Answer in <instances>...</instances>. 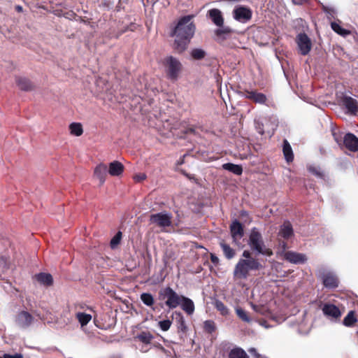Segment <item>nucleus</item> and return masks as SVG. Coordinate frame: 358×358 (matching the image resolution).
Masks as SVG:
<instances>
[{
    "mask_svg": "<svg viewBox=\"0 0 358 358\" xmlns=\"http://www.w3.org/2000/svg\"><path fill=\"white\" fill-rule=\"evenodd\" d=\"M192 15L180 18L172 29L170 35L174 37L173 48L178 53L183 52L187 48L195 32V25L192 21Z\"/></svg>",
    "mask_w": 358,
    "mask_h": 358,
    "instance_id": "f257e3e1",
    "label": "nucleus"
},
{
    "mask_svg": "<svg viewBox=\"0 0 358 358\" xmlns=\"http://www.w3.org/2000/svg\"><path fill=\"white\" fill-rule=\"evenodd\" d=\"M248 245L255 255H262L267 257L273 255L272 250L265 245L262 234L256 227L252 228L250 231Z\"/></svg>",
    "mask_w": 358,
    "mask_h": 358,
    "instance_id": "f03ea898",
    "label": "nucleus"
},
{
    "mask_svg": "<svg viewBox=\"0 0 358 358\" xmlns=\"http://www.w3.org/2000/svg\"><path fill=\"white\" fill-rule=\"evenodd\" d=\"M263 268V265L255 258L250 259H240L234 270V277L239 279H246L251 271H259Z\"/></svg>",
    "mask_w": 358,
    "mask_h": 358,
    "instance_id": "7ed1b4c3",
    "label": "nucleus"
},
{
    "mask_svg": "<svg viewBox=\"0 0 358 358\" xmlns=\"http://www.w3.org/2000/svg\"><path fill=\"white\" fill-rule=\"evenodd\" d=\"M163 64L167 78L171 80H177L182 68L180 60L170 55L164 59Z\"/></svg>",
    "mask_w": 358,
    "mask_h": 358,
    "instance_id": "20e7f679",
    "label": "nucleus"
},
{
    "mask_svg": "<svg viewBox=\"0 0 358 358\" xmlns=\"http://www.w3.org/2000/svg\"><path fill=\"white\" fill-rule=\"evenodd\" d=\"M183 295H179L171 287H166L159 292V299L165 301V305L169 309H174L179 306Z\"/></svg>",
    "mask_w": 358,
    "mask_h": 358,
    "instance_id": "39448f33",
    "label": "nucleus"
},
{
    "mask_svg": "<svg viewBox=\"0 0 358 358\" xmlns=\"http://www.w3.org/2000/svg\"><path fill=\"white\" fill-rule=\"evenodd\" d=\"M173 215L171 213L166 210L151 214L150 215L149 221L150 224H155L159 228L165 229L172 224Z\"/></svg>",
    "mask_w": 358,
    "mask_h": 358,
    "instance_id": "423d86ee",
    "label": "nucleus"
},
{
    "mask_svg": "<svg viewBox=\"0 0 358 358\" xmlns=\"http://www.w3.org/2000/svg\"><path fill=\"white\" fill-rule=\"evenodd\" d=\"M324 316L331 322L337 323L341 320L342 313L336 305L326 303L322 307Z\"/></svg>",
    "mask_w": 358,
    "mask_h": 358,
    "instance_id": "0eeeda50",
    "label": "nucleus"
},
{
    "mask_svg": "<svg viewBox=\"0 0 358 358\" xmlns=\"http://www.w3.org/2000/svg\"><path fill=\"white\" fill-rule=\"evenodd\" d=\"M233 17L235 20L246 23L250 21L252 16V12L250 8L243 6H236L232 12Z\"/></svg>",
    "mask_w": 358,
    "mask_h": 358,
    "instance_id": "6e6552de",
    "label": "nucleus"
},
{
    "mask_svg": "<svg viewBox=\"0 0 358 358\" xmlns=\"http://www.w3.org/2000/svg\"><path fill=\"white\" fill-rule=\"evenodd\" d=\"M296 43L299 50L302 55H308L312 48L310 38L305 33H300L296 36Z\"/></svg>",
    "mask_w": 358,
    "mask_h": 358,
    "instance_id": "1a4fd4ad",
    "label": "nucleus"
},
{
    "mask_svg": "<svg viewBox=\"0 0 358 358\" xmlns=\"http://www.w3.org/2000/svg\"><path fill=\"white\" fill-rule=\"evenodd\" d=\"M320 276L324 286L327 289H335L338 286V280L332 271H320Z\"/></svg>",
    "mask_w": 358,
    "mask_h": 358,
    "instance_id": "9d476101",
    "label": "nucleus"
},
{
    "mask_svg": "<svg viewBox=\"0 0 358 358\" xmlns=\"http://www.w3.org/2000/svg\"><path fill=\"white\" fill-rule=\"evenodd\" d=\"M230 232L231 237L233 238V242L236 244L239 245L240 240L243 238L244 235V230L243 225L241 223L238 221L237 220H235L230 226Z\"/></svg>",
    "mask_w": 358,
    "mask_h": 358,
    "instance_id": "9b49d317",
    "label": "nucleus"
},
{
    "mask_svg": "<svg viewBox=\"0 0 358 358\" xmlns=\"http://www.w3.org/2000/svg\"><path fill=\"white\" fill-rule=\"evenodd\" d=\"M34 317L27 311L20 312L15 318L16 324L21 329L28 328L32 323Z\"/></svg>",
    "mask_w": 358,
    "mask_h": 358,
    "instance_id": "f8f14e48",
    "label": "nucleus"
},
{
    "mask_svg": "<svg viewBox=\"0 0 358 358\" xmlns=\"http://www.w3.org/2000/svg\"><path fill=\"white\" fill-rule=\"evenodd\" d=\"M283 257L286 261L294 264H302L307 261V257L305 254L294 251L285 252Z\"/></svg>",
    "mask_w": 358,
    "mask_h": 358,
    "instance_id": "ddd939ff",
    "label": "nucleus"
},
{
    "mask_svg": "<svg viewBox=\"0 0 358 358\" xmlns=\"http://www.w3.org/2000/svg\"><path fill=\"white\" fill-rule=\"evenodd\" d=\"M207 16L216 27H222L224 24V17L222 11L218 8L210 9L207 13Z\"/></svg>",
    "mask_w": 358,
    "mask_h": 358,
    "instance_id": "4468645a",
    "label": "nucleus"
},
{
    "mask_svg": "<svg viewBox=\"0 0 358 358\" xmlns=\"http://www.w3.org/2000/svg\"><path fill=\"white\" fill-rule=\"evenodd\" d=\"M343 144L352 152L358 151V138L352 133H348L343 137Z\"/></svg>",
    "mask_w": 358,
    "mask_h": 358,
    "instance_id": "2eb2a0df",
    "label": "nucleus"
},
{
    "mask_svg": "<svg viewBox=\"0 0 358 358\" xmlns=\"http://www.w3.org/2000/svg\"><path fill=\"white\" fill-rule=\"evenodd\" d=\"M342 104L348 110V112L351 114H356L358 110V104L356 99L348 96H344L342 98Z\"/></svg>",
    "mask_w": 358,
    "mask_h": 358,
    "instance_id": "dca6fc26",
    "label": "nucleus"
},
{
    "mask_svg": "<svg viewBox=\"0 0 358 358\" xmlns=\"http://www.w3.org/2000/svg\"><path fill=\"white\" fill-rule=\"evenodd\" d=\"M244 96L260 104L265 103L267 100L266 96L264 94L257 92V91H245Z\"/></svg>",
    "mask_w": 358,
    "mask_h": 358,
    "instance_id": "f3484780",
    "label": "nucleus"
},
{
    "mask_svg": "<svg viewBox=\"0 0 358 358\" xmlns=\"http://www.w3.org/2000/svg\"><path fill=\"white\" fill-rule=\"evenodd\" d=\"M179 306L189 315H192L194 312L195 306L194 301L187 296H182Z\"/></svg>",
    "mask_w": 358,
    "mask_h": 358,
    "instance_id": "a211bd4d",
    "label": "nucleus"
},
{
    "mask_svg": "<svg viewBox=\"0 0 358 358\" xmlns=\"http://www.w3.org/2000/svg\"><path fill=\"white\" fill-rule=\"evenodd\" d=\"M278 235L285 239H289L293 236V228L289 221L286 220L280 226Z\"/></svg>",
    "mask_w": 358,
    "mask_h": 358,
    "instance_id": "6ab92c4d",
    "label": "nucleus"
},
{
    "mask_svg": "<svg viewBox=\"0 0 358 358\" xmlns=\"http://www.w3.org/2000/svg\"><path fill=\"white\" fill-rule=\"evenodd\" d=\"M108 173V168L106 165L100 164L96 166L94 175L99 180L100 184L103 185L106 180V176Z\"/></svg>",
    "mask_w": 358,
    "mask_h": 358,
    "instance_id": "aec40b11",
    "label": "nucleus"
},
{
    "mask_svg": "<svg viewBox=\"0 0 358 358\" xmlns=\"http://www.w3.org/2000/svg\"><path fill=\"white\" fill-rule=\"evenodd\" d=\"M173 317H175L178 332L185 334L187 331V327L182 314L180 312L175 311L173 313Z\"/></svg>",
    "mask_w": 358,
    "mask_h": 358,
    "instance_id": "412c9836",
    "label": "nucleus"
},
{
    "mask_svg": "<svg viewBox=\"0 0 358 358\" xmlns=\"http://www.w3.org/2000/svg\"><path fill=\"white\" fill-rule=\"evenodd\" d=\"M124 171L123 164L118 161H113L109 164L108 173L112 176H118Z\"/></svg>",
    "mask_w": 358,
    "mask_h": 358,
    "instance_id": "4be33fe9",
    "label": "nucleus"
},
{
    "mask_svg": "<svg viewBox=\"0 0 358 358\" xmlns=\"http://www.w3.org/2000/svg\"><path fill=\"white\" fill-rule=\"evenodd\" d=\"M36 279L41 285L50 286L53 283V278L51 274L46 273H39L35 275Z\"/></svg>",
    "mask_w": 358,
    "mask_h": 358,
    "instance_id": "5701e85b",
    "label": "nucleus"
},
{
    "mask_svg": "<svg viewBox=\"0 0 358 358\" xmlns=\"http://www.w3.org/2000/svg\"><path fill=\"white\" fill-rule=\"evenodd\" d=\"M232 32L233 29L231 28L228 26H224V24L222 25V27H217V29L214 31L215 35L222 40L226 39Z\"/></svg>",
    "mask_w": 358,
    "mask_h": 358,
    "instance_id": "b1692460",
    "label": "nucleus"
},
{
    "mask_svg": "<svg viewBox=\"0 0 358 358\" xmlns=\"http://www.w3.org/2000/svg\"><path fill=\"white\" fill-rule=\"evenodd\" d=\"M222 169L236 176H241L243 173V168L241 165L238 164L225 163L222 164Z\"/></svg>",
    "mask_w": 358,
    "mask_h": 358,
    "instance_id": "393cba45",
    "label": "nucleus"
},
{
    "mask_svg": "<svg viewBox=\"0 0 358 358\" xmlns=\"http://www.w3.org/2000/svg\"><path fill=\"white\" fill-rule=\"evenodd\" d=\"M15 81L17 87L22 90L29 91L32 89L31 82L26 78L17 77L16 78Z\"/></svg>",
    "mask_w": 358,
    "mask_h": 358,
    "instance_id": "a878e982",
    "label": "nucleus"
},
{
    "mask_svg": "<svg viewBox=\"0 0 358 358\" xmlns=\"http://www.w3.org/2000/svg\"><path fill=\"white\" fill-rule=\"evenodd\" d=\"M282 151L285 160L287 162H292L294 159V155L292 147L287 140H285L283 142Z\"/></svg>",
    "mask_w": 358,
    "mask_h": 358,
    "instance_id": "bb28decb",
    "label": "nucleus"
},
{
    "mask_svg": "<svg viewBox=\"0 0 358 358\" xmlns=\"http://www.w3.org/2000/svg\"><path fill=\"white\" fill-rule=\"evenodd\" d=\"M220 248L222 249L223 253L227 259H231L235 256V250L228 244L222 241L220 243Z\"/></svg>",
    "mask_w": 358,
    "mask_h": 358,
    "instance_id": "cd10ccee",
    "label": "nucleus"
},
{
    "mask_svg": "<svg viewBox=\"0 0 358 358\" xmlns=\"http://www.w3.org/2000/svg\"><path fill=\"white\" fill-rule=\"evenodd\" d=\"M76 317L80 324L81 327L87 325L92 320V315L85 313L78 312L76 313Z\"/></svg>",
    "mask_w": 358,
    "mask_h": 358,
    "instance_id": "c85d7f7f",
    "label": "nucleus"
},
{
    "mask_svg": "<svg viewBox=\"0 0 358 358\" xmlns=\"http://www.w3.org/2000/svg\"><path fill=\"white\" fill-rule=\"evenodd\" d=\"M357 322V319L355 315V312L351 310L345 317L342 323L344 326L350 327H352Z\"/></svg>",
    "mask_w": 358,
    "mask_h": 358,
    "instance_id": "c756f323",
    "label": "nucleus"
},
{
    "mask_svg": "<svg viewBox=\"0 0 358 358\" xmlns=\"http://www.w3.org/2000/svg\"><path fill=\"white\" fill-rule=\"evenodd\" d=\"M322 11L326 14L327 17L331 20V19H334L337 14L336 9L331 6H326L324 4H322Z\"/></svg>",
    "mask_w": 358,
    "mask_h": 358,
    "instance_id": "7c9ffc66",
    "label": "nucleus"
},
{
    "mask_svg": "<svg viewBox=\"0 0 358 358\" xmlns=\"http://www.w3.org/2000/svg\"><path fill=\"white\" fill-rule=\"evenodd\" d=\"M70 133L76 136H80L83 132V127L80 123L73 122L69 125Z\"/></svg>",
    "mask_w": 358,
    "mask_h": 358,
    "instance_id": "2f4dec72",
    "label": "nucleus"
},
{
    "mask_svg": "<svg viewBox=\"0 0 358 358\" xmlns=\"http://www.w3.org/2000/svg\"><path fill=\"white\" fill-rule=\"evenodd\" d=\"M190 55L192 59L195 60H200L206 57V52L202 48H193L190 51Z\"/></svg>",
    "mask_w": 358,
    "mask_h": 358,
    "instance_id": "473e14b6",
    "label": "nucleus"
},
{
    "mask_svg": "<svg viewBox=\"0 0 358 358\" xmlns=\"http://www.w3.org/2000/svg\"><path fill=\"white\" fill-rule=\"evenodd\" d=\"M331 27L334 31H335L336 33L342 36H346L349 35L350 33V31L343 29L342 27H341L338 23L335 22H331Z\"/></svg>",
    "mask_w": 358,
    "mask_h": 358,
    "instance_id": "72a5a7b5",
    "label": "nucleus"
},
{
    "mask_svg": "<svg viewBox=\"0 0 358 358\" xmlns=\"http://www.w3.org/2000/svg\"><path fill=\"white\" fill-rule=\"evenodd\" d=\"M214 306L221 313V315L224 316L229 315V308L221 301L218 299L215 300L214 302Z\"/></svg>",
    "mask_w": 358,
    "mask_h": 358,
    "instance_id": "f704fd0d",
    "label": "nucleus"
},
{
    "mask_svg": "<svg viewBox=\"0 0 358 358\" xmlns=\"http://www.w3.org/2000/svg\"><path fill=\"white\" fill-rule=\"evenodd\" d=\"M229 358H248V355L243 350L234 348L230 351Z\"/></svg>",
    "mask_w": 358,
    "mask_h": 358,
    "instance_id": "c9c22d12",
    "label": "nucleus"
},
{
    "mask_svg": "<svg viewBox=\"0 0 358 358\" xmlns=\"http://www.w3.org/2000/svg\"><path fill=\"white\" fill-rule=\"evenodd\" d=\"M140 298L142 302L147 306L150 307L154 304V297L150 293H142Z\"/></svg>",
    "mask_w": 358,
    "mask_h": 358,
    "instance_id": "e433bc0d",
    "label": "nucleus"
},
{
    "mask_svg": "<svg viewBox=\"0 0 358 358\" xmlns=\"http://www.w3.org/2000/svg\"><path fill=\"white\" fill-rule=\"evenodd\" d=\"M235 310L238 317L243 322H250L251 321V318L248 315V313L242 308L236 307Z\"/></svg>",
    "mask_w": 358,
    "mask_h": 358,
    "instance_id": "4c0bfd02",
    "label": "nucleus"
},
{
    "mask_svg": "<svg viewBox=\"0 0 358 358\" xmlns=\"http://www.w3.org/2000/svg\"><path fill=\"white\" fill-rule=\"evenodd\" d=\"M136 338L138 339L145 344H148L151 342L153 336L150 333L143 331L138 334Z\"/></svg>",
    "mask_w": 358,
    "mask_h": 358,
    "instance_id": "58836bf2",
    "label": "nucleus"
},
{
    "mask_svg": "<svg viewBox=\"0 0 358 358\" xmlns=\"http://www.w3.org/2000/svg\"><path fill=\"white\" fill-rule=\"evenodd\" d=\"M122 239V232L118 231L111 239L110 245L112 249H115L120 243Z\"/></svg>",
    "mask_w": 358,
    "mask_h": 358,
    "instance_id": "ea45409f",
    "label": "nucleus"
},
{
    "mask_svg": "<svg viewBox=\"0 0 358 358\" xmlns=\"http://www.w3.org/2000/svg\"><path fill=\"white\" fill-rule=\"evenodd\" d=\"M203 328L206 332L212 334L215 330V322L213 320H206L203 323Z\"/></svg>",
    "mask_w": 358,
    "mask_h": 358,
    "instance_id": "a19ab883",
    "label": "nucleus"
},
{
    "mask_svg": "<svg viewBox=\"0 0 358 358\" xmlns=\"http://www.w3.org/2000/svg\"><path fill=\"white\" fill-rule=\"evenodd\" d=\"M158 325L162 331H166L170 329L171 326V322L169 320H164L159 321Z\"/></svg>",
    "mask_w": 358,
    "mask_h": 358,
    "instance_id": "79ce46f5",
    "label": "nucleus"
},
{
    "mask_svg": "<svg viewBox=\"0 0 358 358\" xmlns=\"http://www.w3.org/2000/svg\"><path fill=\"white\" fill-rule=\"evenodd\" d=\"M332 135L334 136L335 141L338 145H341L342 142L343 143V138H342V135H341V134H340L339 131H336L335 129H333Z\"/></svg>",
    "mask_w": 358,
    "mask_h": 358,
    "instance_id": "37998d69",
    "label": "nucleus"
},
{
    "mask_svg": "<svg viewBox=\"0 0 358 358\" xmlns=\"http://www.w3.org/2000/svg\"><path fill=\"white\" fill-rule=\"evenodd\" d=\"M308 171L310 173H311L312 174H313L316 176H318V177L322 176V173H321L319 168H317L313 166H310L308 167Z\"/></svg>",
    "mask_w": 358,
    "mask_h": 358,
    "instance_id": "c03bdc74",
    "label": "nucleus"
},
{
    "mask_svg": "<svg viewBox=\"0 0 358 358\" xmlns=\"http://www.w3.org/2000/svg\"><path fill=\"white\" fill-rule=\"evenodd\" d=\"M146 178L145 173H139L134 176V179L136 182H141Z\"/></svg>",
    "mask_w": 358,
    "mask_h": 358,
    "instance_id": "a18cd8bd",
    "label": "nucleus"
},
{
    "mask_svg": "<svg viewBox=\"0 0 358 358\" xmlns=\"http://www.w3.org/2000/svg\"><path fill=\"white\" fill-rule=\"evenodd\" d=\"M242 257H243V259H255V257L252 256L251 252L248 250H245L243 252Z\"/></svg>",
    "mask_w": 358,
    "mask_h": 358,
    "instance_id": "49530a36",
    "label": "nucleus"
},
{
    "mask_svg": "<svg viewBox=\"0 0 358 358\" xmlns=\"http://www.w3.org/2000/svg\"><path fill=\"white\" fill-rule=\"evenodd\" d=\"M3 358H23V356L20 353H15L14 355L4 354Z\"/></svg>",
    "mask_w": 358,
    "mask_h": 358,
    "instance_id": "de8ad7c7",
    "label": "nucleus"
},
{
    "mask_svg": "<svg viewBox=\"0 0 358 358\" xmlns=\"http://www.w3.org/2000/svg\"><path fill=\"white\" fill-rule=\"evenodd\" d=\"M210 260L215 265L219 263V258L214 254H210Z\"/></svg>",
    "mask_w": 358,
    "mask_h": 358,
    "instance_id": "09e8293b",
    "label": "nucleus"
},
{
    "mask_svg": "<svg viewBox=\"0 0 358 358\" xmlns=\"http://www.w3.org/2000/svg\"><path fill=\"white\" fill-rule=\"evenodd\" d=\"M308 1V0H292V2L295 5H302Z\"/></svg>",
    "mask_w": 358,
    "mask_h": 358,
    "instance_id": "8fccbe9b",
    "label": "nucleus"
},
{
    "mask_svg": "<svg viewBox=\"0 0 358 358\" xmlns=\"http://www.w3.org/2000/svg\"><path fill=\"white\" fill-rule=\"evenodd\" d=\"M15 10L18 12H21L22 11V7L21 6L17 5L15 6Z\"/></svg>",
    "mask_w": 358,
    "mask_h": 358,
    "instance_id": "3c124183",
    "label": "nucleus"
},
{
    "mask_svg": "<svg viewBox=\"0 0 358 358\" xmlns=\"http://www.w3.org/2000/svg\"><path fill=\"white\" fill-rule=\"evenodd\" d=\"M249 352H250V353H254V354H255V355H256V350H255V348H251V349L249 350Z\"/></svg>",
    "mask_w": 358,
    "mask_h": 358,
    "instance_id": "603ef678",
    "label": "nucleus"
},
{
    "mask_svg": "<svg viewBox=\"0 0 358 358\" xmlns=\"http://www.w3.org/2000/svg\"><path fill=\"white\" fill-rule=\"evenodd\" d=\"M286 247H287V244L285 242H283L282 243V248H283V249H285Z\"/></svg>",
    "mask_w": 358,
    "mask_h": 358,
    "instance_id": "864d4df0",
    "label": "nucleus"
},
{
    "mask_svg": "<svg viewBox=\"0 0 358 358\" xmlns=\"http://www.w3.org/2000/svg\"><path fill=\"white\" fill-rule=\"evenodd\" d=\"M0 358H1V357H0Z\"/></svg>",
    "mask_w": 358,
    "mask_h": 358,
    "instance_id": "5fc2aeb1",
    "label": "nucleus"
}]
</instances>
